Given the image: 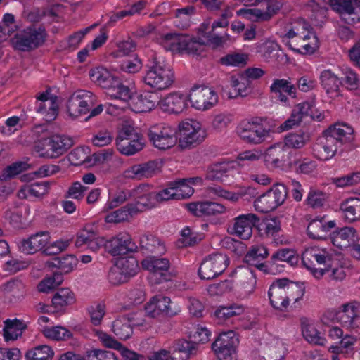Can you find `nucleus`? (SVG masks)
I'll use <instances>...</instances> for the list:
<instances>
[{
    "instance_id": "nucleus-43",
    "label": "nucleus",
    "mask_w": 360,
    "mask_h": 360,
    "mask_svg": "<svg viewBox=\"0 0 360 360\" xmlns=\"http://www.w3.org/2000/svg\"><path fill=\"white\" fill-rule=\"evenodd\" d=\"M232 162L228 161L217 162L210 164L207 169L206 178L210 180L223 181L231 167Z\"/></svg>"
},
{
    "instance_id": "nucleus-62",
    "label": "nucleus",
    "mask_w": 360,
    "mask_h": 360,
    "mask_svg": "<svg viewBox=\"0 0 360 360\" xmlns=\"http://www.w3.org/2000/svg\"><path fill=\"white\" fill-rule=\"evenodd\" d=\"M356 338L352 335H345L342 338L338 345H332L329 347L330 352L349 353L353 351Z\"/></svg>"
},
{
    "instance_id": "nucleus-42",
    "label": "nucleus",
    "mask_w": 360,
    "mask_h": 360,
    "mask_svg": "<svg viewBox=\"0 0 360 360\" xmlns=\"http://www.w3.org/2000/svg\"><path fill=\"white\" fill-rule=\"evenodd\" d=\"M300 154L297 153H289L290 158L288 165L290 167H296L295 171L297 173L308 174L311 173L316 167L315 161L309 158L300 160L297 158Z\"/></svg>"
},
{
    "instance_id": "nucleus-53",
    "label": "nucleus",
    "mask_w": 360,
    "mask_h": 360,
    "mask_svg": "<svg viewBox=\"0 0 360 360\" xmlns=\"http://www.w3.org/2000/svg\"><path fill=\"white\" fill-rule=\"evenodd\" d=\"M320 80L325 90H340L342 81L330 70H323L320 76Z\"/></svg>"
},
{
    "instance_id": "nucleus-34",
    "label": "nucleus",
    "mask_w": 360,
    "mask_h": 360,
    "mask_svg": "<svg viewBox=\"0 0 360 360\" xmlns=\"http://www.w3.org/2000/svg\"><path fill=\"white\" fill-rule=\"evenodd\" d=\"M89 77L92 82L103 89H112L115 75H112L103 67H96L89 71Z\"/></svg>"
},
{
    "instance_id": "nucleus-41",
    "label": "nucleus",
    "mask_w": 360,
    "mask_h": 360,
    "mask_svg": "<svg viewBox=\"0 0 360 360\" xmlns=\"http://www.w3.org/2000/svg\"><path fill=\"white\" fill-rule=\"evenodd\" d=\"M76 301L74 292L69 288H60L52 298V304L58 311L65 309L73 304Z\"/></svg>"
},
{
    "instance_id": "nucleus-16",
    "label": "nucleus",
    "mask_w": 360,
    "mask_h": 360,
    "mask_svg": "<svg viewBox=\"0 0 360 360\" xmlns=\"http://www.w3.org/2000/svg\"><path fill=\"white\" fill-rule=\"evenodd\" d=\"M283 5V0H267L265 11L259 8H243L238 13L253 22H268L279 13Z\"/></svg>"
},
{
    "instance_id": "nucleus-1",
    "label": "nucleus",
    "mask_w": 360,
    "mask_h": 360,
    "mask_svg": "<svg viewBox=\"0 0 360 360\" xmlns=\"http://www.w3.org/2000/svg\"><path fill=\"white\" fill-rule=\"evenodd\" d=\"M107 98L112 101L106 105V112L115 115L118 110L128 106L135 112H146L158 105V91H110Z\"/></svg>"
},
{
    "instance_id": "nucleus-17",
    "label": "nucleus",
    "mask_w": 360,
    "mask_h": 360,
    "mask_svg": "<svg viewBox=\"0 0 360 360\" xmlns=\"http://www.w3.org/2000/svg\"><path fill=\"white\" fill-rule=\"evenodd\" d=\"M37 112L44 115L47 122L54 120L58 113L59 98L51 91H42L36 97Z\"/></svg>"
},
{
    "instance_id": "nucleus-46",
    "label": "nucleus",
    "mask_w": 360,
    "mask_h": 360,
    "mask_svg": "<svg viewBox=\"0 0 360 360\" xmlns=\"http://www.w3.org/2000/svg\"><path fill=\"white\" fill-rule=\"evenodd\" d=\"M248 59L247 53L231 52L221 57L219 59V63L225 66L243 68L247 65Z\"/></svg>"
},
{
    "instance_id": "nucleus-44",
    "label": "nucleus",
    "mask_w": 360,
    "mask_h": 360,
    "mask_svg": "<svg viewBox=\"0 0 360 360\" xmlns=\"http://www.w3.org/2000/svg\"><path fill=\"white\" fill-rule=\"evenodd\" d=\"M41 331L44 337L52 340H66L72 335L70 330L60 326L44 327Z\"/></svg>"
},
{
    "instance_id": "nucleus-19",
    "label": "nucleus",
    "mask_w": 360,
    "mask_h": 360,
    "mask_svg": "<svg viewBox=\"0 0 360 360\" xmlns=\"http://www.w3.org/2000/svg\"><path fill=\"white\" fill-rule=\"evenodd\" d=\"M158 106L168 113L178 114L188 107L186 91H172L160 98L159 95Z\"/></svg>"
},
{
    "instance_id": "nucleus-60",
    "label": "nucleus",
    "mask_w": 360,
    "mask_h": 360,
    "mask_svg": "<svg viewBox=\"0 0 360 360\" xmlns=\"http://www.w3.org/2000/svg\"><path fill=\"white\" fill-rule=\"evenodd\" d=\"M269 255L266 248L262 245L252 246L245 256L246 261L250 264L265 259Z\"/></svg>"
},
{
    "instance_id": "nucleus-38",
    "label": "nucleus",
    "mask_w": 360,
    "mask_h": 360,
    "mask_svg": "<svg viewBox=\"0 0 360 360\" xmlns=\"http://www.w3.org/2000/svg\"><path fill=\"white\" fill-rule=\"evenodd\" d=\"M355 238V230L352 228L344 227L333 234L331 241L334 246L343 250L350 247Z\"/></svg>"
},
{
    "instance_id": "nucleus-12",
    "label": "nucleus",
    "mask_w": 360,
    "mask_h": 360,
    "mask_svg": "<svg viewBox=\"0 0 360 360\" xmlns=\"http://www.w3.org/2000/svg\"><path fill=\"white\" fill-rule=\"evenodd\" d=\"M148 136L154 147L160 150L173 148L178 140L174 129L162 123L151 126L148 129Z\"/></svg>"
},
{
    "instance_id": "nucleus-52",
    "label": "nucleus",
    "mask_w": 360,
    "mask_h": 360,
    "mask_svg": "<svg viewBox=\"0 0 360 360\" xmlns=\"http://www.w3.org/2000/svg\"><path fill=\"white\" fill-rule=\"evenodd\" d=\"M28 164L25 162H15L5 167L0 174V181H6L14 178L28 168Z\"/></svg>"
},
{
    "instance_id": "nucleus-11",
    "label": "nucleus",
    "mask_w": 360,
    "mask_h": 360,
    "mask_svg": "<svg viewBox=\"0 0 360 360\" xmlns=\"http://www.w3.org/2000/svg\"><path fill=\"white\" fill-rule=\"evenodd\" d=\"M144 82L155 90H165L170 87L174 81V72L169 67L161 65L154 61L143 77Z\"/></svg>"
},
{
    "instance_id": "nucleus-57",
    "label": "nucleus",
    "mask_w": 360,
    "mask_h": 360,
    "mask_svg": "<svg viewBox=\"0 0 360 360\" xmlns=\"http://www.w3.org/2000/svg\"><path fill=\"white\" fill-rule=\"evenodd\" d=\"M245 311V307L242 304H231L230 306H221L215 311V316L218 319H228L229 318L241 315Z\"/></svg>"
},
{
    "instance_id": "nucleus-24",
    "label": "nucleus",
    "mask_w": 360,
    "mask_h": 360,
    "mask_svg": "<svg viewBox=\"0 0 360 360\" xmlns=\"http://www.w3.org/2000/svg\"><path fill=\"white\" fill-rule=\"evenodd\" d=\"M359 312L360 304L357 302L352 301L342 304L338 309L339 323L344 327L354 328L359 317Z\"/></svg>"
},
{
    "instance_id": "nucleus-47",
    "label": "nucleus",
    "mask_w": 360,
    "mask_h": 360,
    "mask_svg": "<svg viewBox=\"0 0 360 360\" xmlns=\"http://www.w3.org/2000/svg\"><path fill=\"white\" fill-rule=\"evenodd\" d=\"M254 207L259 212L268 213L278 208V206L266 191L255 200Z\"/></svg>"
},
{
    "instance_id": "nucleus-58",
    "label": "nucleus",
    "mask_w": 360,
    "mask_h": 360,
    "mask_svg": "<svg viewBox=\"0 0 360 360\" xmlns=\"http://www.w3.org/2000/svg\"><path fill=\"white\" fill-rule=\"evenodd\" d=\"M113 139L112 131L107 128H103L93 135L91 143L96 147H104L110 145Z\"/></svg>"
},
{
    "instance_id": "nucleus-4",
    "label": "nucleus",
    "mask_w": 360,
    "mask_h": 360,
    "mask_svg": "<svg viewBox=\"0 0 360 360\" xmlns=\"http://www.w3.org/2000/svg\"><path fill=\"white\" fill-rule=\"evenodd\" d=\"M236 133L244 143L259 145L271 138V130L260 118L252 117L242 120L236 126Z\"/></svg>"
},
{
    "instance_id": "nucleus-59",
    "label": "nucleus",
    "mask_w": 360,
    "mask_h": 360,
    "mask_svg": "<svg viewBox=\"0 0 360 360\" xmlns=\"http://www.w3.org/2000/svg\"><path fill=\"white\" fill-rule=\"evenodd\" d=\"M309 141V136L305 133H290L285 136L284 145L292 148H301Z\"/></svg>"
},
{
    "instance_id": "nucleus-32",
    "label": "nucleus",
    "mask_w": 360,
    "mask_h": 360,
    "mask_svg": "<svg viewBox=\"0 0 360 360\" xmlns=\"http://www.w3.org/2000/svg\"><path fill=\"white\" fill-rule=\"evenodd\" d=\"M302 260L306 268H311L314 261L320 265L327 264L330 260V256L324 249L310 248L303 252Z\"/></svg>"
},
{
    "instance_id": "nucleus-28",
    "label": "nucleus",
    "mask_w": 360,
    "mask_h": 360,
    "mask_svg": "<svg viewBox=\"0 0 360 360\" xmlns=\"http://www.w3.org/2000/svg\"><path fill=\"white\" fill-rule=\"evenodd\" d=\"M340 146L335 139L325 133V137L316 145L314 150L319 160H328L335 155Z\"/></svg>"
},
{
    "instance_id": "nucleus-22",
    "label": "nucleus",
    "mask_w": 360,
    "mask_h": 360,
    "mask_svg": "<svg viewBox=\"0 0 360 360\" xmlns=\"http://www.w3.org/2000/svg\"><path fill=\"white\" fill-rule=\"evenodd\" d=\"M262 352L264 360H283L286 354V347L281 339L268 334L262 344Z\"/></svg>"
},
{
    "instance_id": "nucleus-27",
    "label": "nucleus",
    "mask_w": 360,
    "mask_h": 360,
    "mask_svg": "<svg viewBox=\"0 0 360 360\" xmlns=\"http://www.w3.org/2000/svg\"><path fill=\"white\" fill-rule=\"evenodd\" d=\"M354 132L353 127L345 122H337L326 131V134L335 139L340 146L352 141Z\"/></svg>"
},
{
    "instance_id": "nucleus-2",
    "label": "nucleus",
    "mask_w": 360,
    "mask_h": 360,
    "mask_svg": "<svg viewBox=\"0 0 360 360\" xmlns=\"http://www.w3.org/2000/svg\"><path fill=\"white\" fill-rule=\"evenodd\" d=\"M155 193L150 190L148 185H141L131 191L134 200L112 211L105 217L108 224H119L127 221L134 217L158 205Z\"/></svg>"
},
{
    "instance_id": "nucleus-45",
    "label": "nucleus",
    "mask_w": 360,
    "mask_h": 360,
    "mask_svg": "<svg viewBox=\"0 0 360 360\" xmlns=\"http://www.w3.org/2000/svg\"><path fill=\"white\" fill-rule=\"evenodd\" d=\"M54 355L52 348L46 345H38L27 351V360H51Z\"/></svg>"
},
{
    "instance_id": "nucleus-6",
    "label": "nucleus",
    "mask_w": 360,
    "mask_h": 360,
    "mask_svg": "<svg viewBox=\"0 0 360 360\" xmlns=\"http://www.w3.org/2000/svg\"><path fill=\"white\" fill-rule=\"evenodd\" d=\"M117 148L123 155H131L141 150L145 141L142 134L134 124L122 125L116 138Z\"/></svg>"
},
{
    "instance_id": "nucleus-20",
    "label": "nucleus",
    "mask_w": 360,
    "mask_h": 360,
    "mask_svg": "<svg viewBox=\"0 0 360 360\" xmlns=\"http://www.w3.org/2000/svg\"><path fill=\"white\" fill-rule=\"evenodd\" d=\"M136 248V245L127 232H120L105 243L106 250L112 256L125 255Z\"/></svg>"
},
{
    "instance_id": "nucleus-3",
    "label": "nucleus",
    "mask_w": 360,
    "mask_h": 360,
    "mask_svg": "<svg viewBox=\"0 0 360 360\" xmlns=\"http://www.w3.org/2000/svg\"><path fill=\"white\" fill-rule=\"evenodd\" d=\"M303 295V290L287 278L277 279L270 285L268 291L271 305L281 311L288 307L290 301L297 302Z\"/></svg>"
},
{
    "instance_id": "nucleus-15",
    "label": "nucleus",
    "mask_w": 360,
    "mask_h": 360,
    "mask_svg": "<svg viewBox=\"0 0 360 360\" xmlns=\"http://www.w3.org/2000/svg\"><path fill=\"white\" fill-rule=\"evenodd\" d=\"M145 311L146 315L151 318H158L162 315L174 316L181 311V307H172L169 297L156 295L146 304Z\"/></svg>"
},
{
    "instance_id": "nucleus-9",
    "label": "nucleus",
    "mask_w": 360,
    "mask_h": 360,
    "mask_svg": "<svg viewBox=\"0 0 360 360\" xmlns=\"http://www.w3.org/2000/svg\"><path fill=\"white\" fill-rule=\"evenodd\" d=\"M143 269L149 272L148 281L153 285L170 281L174 274L170 271V262L167 258L150 256L141 261Z\"/></svg>"
},
{
    "instance_id": "nucleus-48",
    "label": "nucleus",
    "mask_w": 360,
    "mask_h": 360,
    "mask_svg": "<svg viewBox=\"0 0 360 360\" xmlns=\"http://www.w3.org/2000/svg\"><path fill=\"white\" fill-rule=\"evenodd\" d=\"M131 198V191H118L114 195L108 197V200L103 207V211L106 212L116 208Z\"/></svg>"
},
{
    "instance_id": "nucleus-18",
    "label": "nucleus",
    "mask_w": 360,
    "mask_h": 360,
    "mask_svg": "<svg viewBox=\"0 0 360 360\" xmlns=\"http://www.w3.org/2000/svg\"><path fill=\"white\" fill-rule=\"evenodd\" d=\"M186 207L196 217H215L225 214L229 211L224 205L207 200L190 202Z\"/></svg>"
},
{
    "instance_id": "nucleus-39",
    "label": "nucleus",
    "mask_w": 360,
    "mask_h": 360,
    "mask_svg": "<svg viewBox=\"0 0 360 360\" xmlns=\"http://www.w3.org/2000/svg\"><path fill=\"white\" fill-rule=\"evenodd\" d=\"M27 326L24 321L17 319H6L4 321V338L5 341H13L20 338Z\"/></svg>"
},
{
    "instance_id": "nucleus-13",
    "label": "nucleus",
    "mask_w": 360,
    "mask_h": 360,
    "mask_svg": "<svg viewBox=\"0 0 360 360\" xmlns=\"http://www.w3.org/2000/svg\"><path fill=\"white\" fill-rule=\"evenodd\" d=\"M229 264L228 257L221 253H215L205 257L200 264L198 274L201 279L209 280L223 273Z\"/></svg>"
},
{
    "instance_id": "nucleus-61",
    "label": "nucleus",
    "mask_w": 360,
    "mask_h": 360,
    "mask_svg": "<svg viewBox=\"0 0 360 360\" xmlns=\"http://www.w3.org/2000/svg\"><path fill=\"white\" fill-rule=\"evenodd\" d=\"M96 234V232L92 226H85L77 234L75 242V246L77 248L86 247Z\"/></svg>"
},
{
    "instance_id": "nucleus-56",
    "label": "nucleus",
    "mask_w": 360,
    "mask_h": 360,
    "mask_svg": "<svg viewBox=\"0 0 360 360\" xmlns=\"http://www.w3.org/2000/svg\"><path fill=\"white\" fill-rule=\"evenodd\" d=\"M63 281L62 274L54 273L50 276L45 277L37 285V289L41 292H48L60 285Z\"/></svg>"
},
{
    "instance_id": "nucleus-31",
    "label": "nucleus",
    "mask_w": 360,
    "mask_h": 360,
    "mask_svg": "<svg viewBox=\"0 0 360 360\" xmlns=\"http://www.w3.org/2000/svg\"><path fill=\"white\" fill-rule=\"evenodd\" d=\"M335 226V221H326L325 217L316 218L307 226V233L311 238L322 239Z\"/></svg>"
},
{
    "instance_id": "nucleus-23",
    "label": "nucleus",
    "mask_w": 360,
    "mask_h": 360,
    "mask_svg": "<svg viewBox=\"0 0 360 360\" xmlns=\"http://www.w3.org/2000/svg\"><path fill=\"white\" fill-rule=\"evenodd\" d=\"M51 240L50 233L48 231H40L21 240L18 247L21 252L25 254H34L43 250L47 247Z\"/></svg>"
},
{
    "instance_id": "nucleus-25",
    "label": "nucleus",
    "mask_w": 360,
    "mask_h": 360,
    "mask_svg": "<svg viewBox=\"0 0 360 360\" xmlns=\"http://www.w3.org/2000/svg\"><path fill=\"white\" fill-rule=\"evenodd\" d=\"M287 150L283 143H276L269 147L264 154V162L271 168L283 169L285 166Z\"/></svg>"
},
{
    "instance_id": "nucleus-33",
    "label": "nucleus",
    "mask_w": 360,
    "mask_h": 360,
    "mask_svg": "<svg viewBox=\"0 0 360 360\" xmlns=\"http://www.w3.org/2000/svg\"><path fill=\"white\" fill-rule=\"evenodd\" d=\"M309 109L310 105L307 102L297 105V108L292 110L290 117L280 125L279 131H288L298 126L303 118L309 113Z\"/></svg>"
},
{
    "instance_id": "nucleus-36",
    "label": "nucleus",
    "mask_w": 360,
    "mask_h": 360,
    "mask_svg": "<svg viewBox=\"0 0 360 360\" xmlns=\"http://www.w3.org/2000/svg\"><path fill=\"white\" fill-rule=\"evenodd\" d=\"M78 259L73 255H67L61 257H53L46 262L50 268H56L62 273L68 274L76 268Z\"/></svg>"
},
{
    "instance_id": "nucleus-26",
    "label": "nucleus",
    "mask_w": 360,
    "mask_h": 360,
    "mask_svg": "<svg viewBox=\"0 0 360 360\" xmlns=\"http://www.w3.org/2000/svg\"><path fill=\"white\" fill-rule=\"evenodd\" d=\"M54 184L53 181H43L25 185L18 191V196L22 199L29 197L42 198L49 193L51 186Z\"/></svg>"
},
{
    "instance_id": "nucleus-14",
    "label": "nucleus",
    "mask_w": 360,
    "mask_h": 360,
    "mask_svg": "<svg viewBox=\"0 0 360 360\" xmlns=\"http://www.w3.org/2000/svg\"><path fill=\"white\" fill-rule=\"evenodd\" d=\"M328 4L345 23L354 25L360 22V0H328Z\"/></svg>"
},
{
    "instance_id": "nucleus-5",
    "label": "nucleus",
    "mask_w": 360,
    "mask_h": 360,
    "mask_svg": "<svg viewBox=\"0 0 360 360\" xmlns=\"http://www.w3.org/2000/svg\"><path fill=\"white\" fill-rule=\"evenodd\" d=\"M73 145L72 139L64 134H53L35 143L34 150L40 157L55 159L65 154Z\"/></svg>"
},
{
    "instance_id": "nucleus-50",
    "label": "nucleus",
    "mask_w": 360,
    "mask_h": 360,
    "mask_svg": "<svg viewBox=\"0 0 360 360\" xmlns=\"http://www.w3.org/2000/svg\"><path fill=\"white\" fill-rule=\"evenodd\" d=\"M203 238L202 233L193 231L188 226L181 231V238L179 240V247L193 246L198 243Z\"/></svg>"
},
{
    "instance_id": "nucleus-55",
    "label": "nucleus",
    "mask_w": 360,
    "mask_h": 360,
    "mask_svg": "<svg viewBox=\"0 0 360 360\" xmlns=\"http://www.w3.org/2000/svg\"><path fill=\"white\" fill-rule=\"evenodd\" d=\"M227 34H226V36H219L214 32V30H212V27L211 26L210 29L202 38L199 37L198 42L200 44L210 45L213 49H217L223 46L227 40Z\"/></svg>"
},
{
    "instance_id": "nucleus-29",
    "label": "nucleus",
    "mask_w": 360,
    "mask_h": 360,
    "mask_svg": "<svg viewBox=\"0 0 360 360\" xmlns=\"http://www.w3.org/2000/svg\"><path fill=\"white\" fill-rule=\"evenodd\" d=\"M89 111L88 101L75 93L72 94L67 103V112L72 120H76Z\"/></svg>"
},
{
    "instance_id": "nucleus-54",
    "label": "nucleus",
    "mask_w": 360,
    "mask_h": 360,
    "mask_svg": "<svg viewBox=\"0 0 360 360\" xmlns=\"http://www.w3.org/2000/svg\"><path fill=\"white\" fill-rule=\"evenodd\" d=\"M271 198L278 207L281 206L286 200L288 195V189L287 186L280 182L274 184L271 187L267 190Z\"/></svg>"
},
{
    "instance_id": "nucleus-51",
    "label": "nucleus",
    "mask_w": 360,
    "mask_h": 360,
    "mask_svg": "<svg viewBox=\"0 0 360 360\" xmlns=\"http://www.w3.org/2000/svg\"><path fill=\"white\" fill-rule=\"evenodd\" d=\"M91 323L96 326H100L106 314V305L104 302H96L87 309Z\"/></svg>"
},
{
    "instance_id": "nucleus-10",
    "label": "nucleus",
    "mask_w": 360,
    "mask_h": 360,
    "mask_svg": "<svg viewBox=\"0 0 360 360\" xmlns=\"http://www.w3.org/2000/svg\"><path fill=\"white\" fill-rule=\"evenodd\" d=\"M238 338L233 330L219 334L212 344V349L219 360H237Z\"/></svg>"
},
{
    "instance_id": "nucleus-64",
    "label": "nucleus",
    "mask_w": 360,
    "mask_h": 360,
    "mask_svg": "<svg viewBox=\"0 0 360 360\" xmlns=\"http://www.w3.org/2000/svg\"><path fill=\"white\" fill-rule=\"evenodd\" d=\"M86 358V360H117L113 352L96 348L88 350Z\"/></svg>"
},
{
    "instance_id": "nucleus-7",
    "label": "nucleus",
    "mask_w": 360,
    "mask_h": 360,
    "mask_svg": "<svg viewBox=\"0 0 360 360\" xmlns=\"http://www.w3.org/2000/svg\"><path fill=\"white\" fill-rule=\"evenodd\" d=\"M46 37L47 33L44 25H32L16 34L13 45L15 49L29 51L43 45Z\"/></svg>"
},
{
    "instance_id": "nucleus-37",
    "label": "nucleus",
    "mask_w": 360,
    "mask_h": 360,
    "mask_svg": "<svg viewBox=\"0 0 360 360\" xmlns=\"http://www.w3.org/2000/svg\"><path fill=\"white\" fill-rule=\"evenodd\" d=\"M132 325L135 323L129 316H121L112 323V331L120 339L127 340L132 335Z\"/></svg>"
},
{
    "instance_id": "nucleus-49",
    "label": "nucleus",
    "mask_w": 360,
    "mask_h": 360,
    "mask_svg": "<svg viewBox=\"0 0 360 360\" xmlns=\"http://www.w3.org/2000/svg\"><path fill=\"white\" fill-rule=\"evenodd\" d=\"M115 263L128 278L134 276L139 271L137 260L133 257L118 258Z\"/></svg>"
},
{
    "instance_id": "nucleus-21",
    "label": "nucleus",
    "mask_w": 360,
    "mask_h": 360,
    "mask_svg": "<svg viewBox=\"0 0 360 360\" xmlns=\"http://www.w3.org/2000/svg\"><path fill=\"white\" fill-rule=\"evenodd\" d=\"M259 221V219L255 214H240L233 219L231 233L243 240H248L252 234V228Z\"/></svg>"
},
{
    "instance_id": "nucleus-35",
    "label": "nucleus",
    "mask_w": 360,
    "mask_h": 360,
    "mask_svg": "<svg viewBox=\"0 0 360 360\" xmlns=\"http://www.w3.org/2000/svg\"><path fill=\"white\" fill-rule=\"evenodd\" d=\"M236 274L241 278L240 281V290L245 295L253 293L257 285V278L255 273L249 268L238 267Z\"/></svg>"
},
{
    "instance_id": "nucleus-30",
    "label": "nucleus",
    "mask_w": 360,
    "mask_h": 360,
    "mask_svg": "<svg viewBox=\"0 0 360 360\" xmlns=\"http://www.w3.org/2000/svg\"><path fill=\"white\" fill-rule=\"evenodd\" d=\"M340 210L343 218L353 222L360 220V198L349 197L342 200L340 205Z\"/></svg>"
},
{
    "instance_id": "nucleus-40",
    "label": "nucleus",
    "mask_w": 360,
    "mask_h": 360,
    "mask_svg": "<svg viewBox=\"0 0 360 360\" xmlns=\"http://www.w3.org/2000/svg\"><path fill=\"white\" fill-rule=\"evenodd\" d=\"M301 328L302 335L307 342L319 345H325L326 340L321 335L312 321L307 318L301 319Z\"/></svg>"
},
{
    "instance_id": "nucleus-8",
    "label": "nucleus",
    "mask_w": 360,
    "mask_h": 360,
    "mask_svg": "<svg viewBox=\"0 0 360 360\" xmlns=\"http://www.w3.org/2000/svg\"><path fill=\"white\" fill-rule=\"evenodd\" d=\"M179 131V146L181 149L191 148L200 144L207 136L205 129L195 120L181 122Z\"/></svg>"
},
{
    "instance_id": "nucleus-63",
    "label": "nucleus",
    "mask_w": 360,
    "mask_h": 360,
    "mask_svg": "<svg viewBox=\"0 0 360 360\" xmlns=\"http://www.w3.org/2000/svg\"><path fill=\"white\" fill-rule=\"evenodd\" d=\"M172 185L175 188L177 200L188 198L194 193L193 186L188 183L187 179L172 182Z\"/></svg>"
}]
</instances>
